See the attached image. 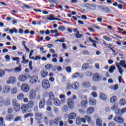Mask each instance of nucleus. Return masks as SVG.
Returning <instances> with one entry per match:
<instances>
[{
	"instance_id": "603ef678",
	"label": "nucleus",
	"mask_w": 126,
	"mask_h": 126,
	"mask_svg": "<svg viewBox=\"0 0 126 126\" xmlns=\"http://www.w3.org/2000/svg\"><path fill=\"white\" fill-rule=\"evenodd\" d=\"M34 114H37V113H39L38 111H39V108H38V106H35L34 107Z\"/></svg>"
},
{
	"instance_id": "ea45409f",
	"label": "nucleus",
	"mask_w": 126,
	"mask_h": 126,
	"mask_svg": "<svg viewBox=\"0 0 126 126\" xmlns=\"http://www.w3.org/2000/svg\"><path fill=\"white\" fill-rule=\"evenodd\" d=\"M71 89H72V84H71V85H70V84L67 83L66 84V90H71Z\"/></svg>"
},
{
	"instance_id": "cd10ccee",
	"label": "nucleus",
	"mask_w": 126,
	"mask_h": 126,
	"mask_svg": "<svg viewBox=\"0 0 126 126\" xmlns=\"http://www.w3.org/2000/svg\"><path fill=\"white\" fill-rule=\"evenodd\" d=\"M116 66L115 65H112L109 67V72L110 73H113L114 72V70H116Z\"/></svg>"
},
{
	"instance_id": "4468645a",
	"label": "nucleus",
	"mask_w": 126,
	"mask_h": 126,
	"mask_svg": "<svg viewBox=\"0 0 126 126\" xmlns=\"http://www.w3.org/2000/svg\"><path fill=\"white\" fill-rule=\"evenodd\" d=\"M36 97V91L31 90L30 92V99H35Z\"/></svg>"
},
{
	"instance_id": "6e6552de",
	"label": "nucleus",
	"mask_w": 126,
	"mask_h": 126,
	"mask_svg": "<svg viewBox=\"0 0 126 126\" xmlns=\"http://www.w3.org/2000/svg\"><path fill=\"white\" fill-rule=\"evenodd\" d=\"M46 105V100L45 98H42L39 103V109H45V106Z\"/></svg>"
},
{
	"instance_id": "a211bd4d",
	"label": "nucleus",
	"mask_w": 126,
	"mask_h": 126,
	"mask_svg": "<svg viewBox=\"0 0 126 126\" xmlns=\"http://www.w3.org/2000/svg\"><path fill=\"white\" fill-rule=\"evenodd\" d=\"M95 109L94 107H89L87 110V114H88V115H92Z\"/></svg>"
},
{
	"instance_id": "13d9d810",
	"label": "nucleus",
	"mask_w": 126,
	"mask_h": 126,
	"mask_svg": "<svg viewBox=\"0 0 126 126\" xmlns=\"http://www.w3.org/2000/svg\"><path fill=\"white\" fill-rule=\"evenodd\" d=\"M17 93V89H16V88H14L11 90L12 94H16Z\"/></svg>"
},
{
	"instance_id": "f03ea898",
	"label": "nucleus",
	"mask_w": 126,
	"mask_h": 126,
	"mask_svg": "<svg viewBox=\"0 0 126 126\" xmlns=\"http://www.w3.org/2000/svg\"><path fill=\"white\" fill-rule=\"evenodd\" d=\"M76 98H77V96H76L75 95H73L72 98H70L67 100L68 106L70 109H71V110H73V108H74V100H75Z\"/></svg>"
},
{
	"instance_id": "0e129e2a",
	"label": "nucleus",
	"mask_w": 126,
	"mask_h": 126,
	"mask_svg": "<svg viewBox=\"0 0 126 126\" xmlns=\"http://www.w3.org/2000/svg\"><path fill=\"white\" fill-rule=\"evenodd\" d=\"M74 35L76 37V38H77V39L82 37V34L80 33L79 34H74Z\"/></svg>"
},
{
	"instance_id": "412c9836",
	"label": "nucleus",
	"mask_w": 126,
	"mask_h": 126,
	"mask_svg": "<svg viewBox=\"0 0 126 126\" xmlns=\"http://www.w3.org/2000/svg\"><path fill=\"white\" fill-rule=\"evenodd\" d=\"M96 125L97 126H103V121L100 118H98L96 120Z\"/></svg>"
},
{
	"instance_id": "20e7f679",
	"label": "nucleus",
	"mask_w": 126,
	"mask_h": 126,
	"mask_svg": "<svg viewBox=\"0 0 126 126\" xmlns=\"http://www.w3.org/2000/svg\"><path fill=\"white\" fill-rule=\"evenodd\" d=\"M61 120H62V118L57 117L54 120H51L49 123V125L50 126H53V125H56V126H58Z\"/></svg>"
},
{
	"instance_id": "ddd939ff",
	"label": "nucleus",
	"mask_w": 126,
	"mask_h": 126,
	"mask_svg": "<svg viewBox=\"0 0 126 126\" xmlns=\"http://www.w3.org/2000/svg\"><path fill=\"white\" fill-rule=\"evenodd\" d=\"M101 79V76L98 73L93 75V80L94 81H99Z\"/></svg>"
},
{
	"instance_id": "9b49d317",
	"label": "nucleus",
	"mask_w": 126,
	"mask_h": 126,
	"mask_svg": "<svg viewBox=\"0 0 126 126\" xmlns=\"http://www.w3.org/2000/svg\"><path fill=\"white\" fill-rule=\"evenodd\" d=\"M84 76L82 73L76 72L72 75V78H83Z\"/></svg>"
},
{
	"instance_id": "f704fd0d",
	"label": "nucleus",
	"mask_w": 126,
	"mask_h": 126,
	"mask_svg": "<svg viewBox=\"0 0 126 126\" xmlns=\"http://www.w3.org/2000/svg\"><path fill=\"white\" fill-rule=\"evenodd\" d=\"M17 99L18 100H23L24 99V94L23 93H20L17 95Z\"/></svg>"
},
{
	"instance_id": "a878e982",
	"label": "nucleus",
	"mask_w": 126,
	"mask_h": 126,
	"mask_svg": "<svg viewBox=\"0 0 126 126\" xmlns=\"http://www.w3.org/2000/svg\"><path fill=\"white\" fill-rule=\"evenodd\" d=\"M10 87L9 86L6 85L3 87V90L5 93H8L10 91Z\"/></svg>"
},
{
	"instance_id": "9d476101",
	"label": "nucleus",
	"mask_w": 126,
	"mask_h": 126,
	"mask_svg": "<svg viewBox=\"0 0 126 126\" xmlns=\"http://www.w3.org/2000/svg\"><path fill=\"white\" fill-rule=\"evenodd\" d=\"M21 110L22 112V113H23V114H25L27 112H28V106L27 105V104H22L21 107Z\"/></svg>"
},
{
	"instance_id": "6ab92c4d",
	"label": "nucleus",
	"mask_w": 126,
	"mask_h": 126,
	"mask_svg": "<svg viewBox=\"0 0 126 126\" xmlns=\"http://www.w3.org/2000/svg\"><path fill=\"white\" fill-rule=\"evenodd\" d=\"M75 118H76V114L74 112L70 113L68 116V120H74Z\"/></svg>"
},
{
	"instance_id": "aec40b11",
	"label": "nucleus",
	"mask_w": 126,
	"mask_h": 126,
	"mask_svg": "<svg viewBox=\"0 0 126 126\" xmlns=\"http://www.w3.org/2000/svg\"><path fill=\"white\" fill-rule=\"evenodd\" d=\"M88 105V101L87 100H83L81 102V106L82 108H86Z\"/></svg>"
},
{
	"instance_id": "2eb2a0df",
	"label": "nucleus",
	"mask_w": 126,
	"mask_h": 126,
	"mask_svg": "<svg viewBox=\"0 0 126 126\" xmlns=\"http://www.w3.org/2000/svg\"><path fill=\"white\" fill-rule=\"evenodd\" d=\"M40 74L42 78H45V77H47V76H48L49 73H48V71L47 70L43 69L41 71Z\"/></svg>"
},
{
	"instance_id": "a18cd8bd",
	"label": "nucleus",
	"mask_w": 126,
	"mask_h": 126,
	"mask_svg": "<svg viewBox=\"0 0 126 126\" xmlns=\"http://www.w3.org/2000/svg\"><path fill=\"white\" fill-rule=\"evenodd\" d=\"M5 75V72H4V70L0 69V77H3Z\"/></svg>"
},
{
	"instance_id": "72a5a7b5",
	"label": "nucleus",
	"mask_w": 126,
	"mask_h": 126,
	"mask_svg": "<svg viewBox=\"0 0 126 126\" xmlns=\"http://www.w3.org/2000/svg\"><path fill=\"white\" fill-rule=\"evenodd\" d=\"M9 83H15V81H16V78L14 77H10L9 78Z\"/></svg>"
},
{
	"instance_id": "8fccbe9b",
	"label": "nucleus",
	"mask_w": 126,
	"mask_h": 126,
	"mask_svg": "<svg viewBox=\"0 0 126 126\" xmlns=\"http://www.w3.org/2000/svg\"><path fill=\"white\" fill-rule=\"evenodd\" d=\"M55 17H54V15H50L49 17H47L48 20H50V21H52L53 20H55Z\"/></svg>"
},
{
	"instance_id": "69168bd1",
	"label": "nucleus",
	"mask_w": 126,
	"mask_h": 126,
	"mask_svg": "<svg viewBox=\"0 0 126 126\" xmlns=\"http://www.w3.org/2000/svg\"><path fill=\"white\" fill-rule=\"evenodd\" d=\"M29 66L31 69V70H32L33 69V67H32V61H30L29 63Z\"/></svg>"
},
{
	"instance_id": "864d4df0",
	"label": "nucleus",
	"mask_w": 126,
	"mask_h": 126,
	"mask_svg": "<svg viewBox=\"0 0 126 126\" xmlns=\"http://www.w3.org/2000/svg\"><path fill=\"white\" fill-rule=\"evenodd\" d=\"M88 65V63H84L83 64V66H82V68L84 70H86V69H87V66Z\"/></svg>"
},
{
	"instance_id": "f3484780",
	"label": "nucleus",
	"mask_w": 126,
	"mask_h": 126,
	"mask_svg": "<svg viewBox=\"0 0 126 126\" xmlns=\"http://www.w3.org/2000/svg\"><path fill=\"white\" fill-rule=\"evenodd\" d=\"M72 89H74L75 90H77L78 88H79V83L77 82H75L72 83Z\"/></svg>"
},
{
	"instance_id": "2f4dec72",
	"label": "nucleus",
	"mask_w": 126,
	"mask_h": 126,
	"mask_svg": "<svg viewBox=\"0 0 126 126\" xmlns=\"http://www.w3.org/2000/svg\"><path fill=\"white\" fill-rule=\"evenodd\" d=\"M111 110L115 111H117L119 108H118V104L117 103H114L111 108Z\"/></svg>"
},
{
	"instance_id": "4c0bfd02",
	"label": "nucleus",
	"mask_w": 126,
	"mask_h": 126,
	"mask_svg": "<svg viewBox=\"0 0 126 126\" xmlns=\"http://www.w3.org/2000/svg\"><path fill=\"white\" fill-rule=\"evenodd\" d=\"M76 123L78 126L81 125V118H80V117H77L76 119Z\"/></svg>"
},
{
	"instance_id": "c9c22d12",
	"label": "nucleus",
	"mask_w": 126,
	"mask_h": 126,
	"mask_svg": "<svg viewBox=\"0 0 126 126\" xmlns=\"http://www.w3.org/2000/svg\"><path fill=\"white\" fill-rule=\"evenodd\" d=\"M60 98L61 99L62 103H64L65 102V96L63 94H61Z\"/></svg>"
},
{
	"instance_id": "338daca9",
	"label": "nucleus",
	"mask_w": 126,
	"mask_h": 126,
	"mask_svg": "<svg viewBox=\"0 0 126 126\" xmlns=\"http://www.w3.org/2000/svg\"><path fill=\"white\" fill-rule=\"evenodd\" d=\"M12 60L13 61H17V63H19V57H15V58H12Z\"/></svg>"
},
{
	"instance_id": "de8ad7c7",
	"label": "nucleus",
	"mask_w": 126,
	"mask_h": 126,
	"mask_svg": "<svg viewBox=\"0 0 126 126\" xmlns=\"http://www.w3.org/2000/svg\"><path fill=\"white\" fill-rule=\"evenodd\" d=\"M33 115L32 113H28L27 114H25L24 115V118L25 119H28V118H29V117H33Z\"/></svg>"
},
{
	"instance_id": "052dcab7",
	"label": "nucleus",
	"mask_w": 126,
	"mask_h": 126,
	"mask_svg": "<svg viewBox=\"0 0 126 126\" xmlns=\"http://www.w3.org/2000/svg\"><path fill=\"white\" fill-rule=\"evenodd\" d=\"M82 54H83V55H90V53L87 50L83 51Z\"/></svg>"
},
{
	"instance_id": "4d7b16f0",
	"label": "nucleus",
	"mask_w": 126,
	"mask_h": 126,
	"mask_svg": "<svg viewBox=\"0 0 126 126\" xmlns=\"http://www.w3.org/2000/svg\"><path fill=\"white\" fill-rule=\"evenodd\" d=\"M89 103L91 105H95V104H96V101L92 100V99H90L89 100Z\"/></svg>"
},
{
	"instance_id": "dca6fc26",
	"label": "nucleus",
	"mask_w": 126,
	"mask_h": 126,
	"mask_svg": "<svg viewBox=\"0 0 126 126\" xmlns=\"http://www.w3.org/2000/svg\"><path fill=\"white\" fill-rule=\"evenodd\" d=\"M35 119L37 121H41L43 118V113L37 112V113L35 114Z\"/></svg>"
},
{
	"instance_id": "1a4fd4ad",
	"label": "nucleus",
	"mask_w": 126,
	"mask_h": 126,
	"mask_svg": "<svg viewBox=\"0 0 126 126\" xmlns=\"http://www.w3.org/2000/svg\"><path fill=\"white\" fill-rule=\"evenodd\" d=\"M114 121L118 124H123L124 123V118L121 116H116L114 118Z\"/></svg>"
},
{
	"instance_id": "6e6d98bb",
	"label": "nucleus",
	"mask_w": 126,
	"mask_h": 126,
	"mask_svg": "<svg viewBox=\"0 0 126 126\" xmlns=\"http://www.w3.org/2000/svg\"><path fill=\"white\" fill-rule=\"evenodd\" d=\"M65 70L67 72H68L69 73L70 72H71V67L70 66H67V67H66Z\"/></svg>"
},
{
	"instance_id": "a19ab883",
	"label": "nucleus",
	"mask_w": 126,
	"mask_h": 126,
	"mask_svg": "<svg viewBox=\"0 0 126 126\" xmlns=\"http://www.w3.org/2000/svg\"><path fill=\"white\" fill-rule=\"evenodd\" d=\"M110 102L111 103H115L117 102V97L116 96H113L110 98Z\"/></svg>"
},
{
	"instance_id": "39448f33",
	"label": "nucleus",
	"mask_w": 126,
	"mask_h": 126,
	"mask_svg": "<svg viewBox=\"0 0 126 126\" xmlns=\"http://www.w3.org/2000/svg\"><path fill=\"white\" fill-rule=\"evenodd\" d=\"M21 90L25 93L29 92L30 87L27 84H23L21 87Z\"/></svg>"
},
{
	"instance_id": "b1692460",
	"label": "nucleus",
	"mask_w": 126,
	"mask_h": 126,
	"mask_svg": "<svg viewBox=\"0 0 126 126\" xmlns=\"http://www.w3.org/2000/svg\"><path fill=\"white\" fill-rule=\"evenodd\" d=\"M99 98L102 101H106L107 100V95H106L105 94L101 93L99 94Z\"/></svg>"
},
{
	"instance_id": "4be33fe9",
	"label": "nucleus",
	"mask_w": 126,
	"mask_h": 126,
	"mask_svg": "<svg viewBox=\"0 0 126 126\" xmlns=\"http://www.w3.org/2000/svg\"><path fill=\"white\" fill-rule=\"evenodd\" d=\"M13 115L8 114L6 116L5 120L6 121H8L9 122H10L11 121H12V120H13Z\"/></svg>"
},
{
	"instance_id": "c756f323",
	"label": "nucleus",
	"mask_w": 126,
	"mask_h": 126,
	"mask_svg": "<svg viewBox=\"0 0 126 126\" xmlns=\"http://www.w3.org/2000/svg\"><path fill=\"white\" fill-rule=\"evenodd\" d=\"M50 100H54L55 98V95H54V93L52 92H50L48 94Z\"/></svg>"
},
{
	"instance_id": "473e14b6",
	"label": "nucleus",
	"mask_w": 126,
	"mask_h": 126,
	"mask_svg": "<svg viewBox=\"0 0 126 126\" xmlns=\"http://www.w3.org/2000/svg\"><path fill=\"white\" fill-rule=\"evenodd\" d=\"M82 85L85 88H88V87H90V83L89 82H86L83 83Z\"/></svg>"
},
{
	"instance_id": "0eeeda50",
	"label": "nucleus",
	"mask_w": 126,
	"mask_h": 126,
	"mask_svg": "<svg viewBox=\"0 0 126 126\" xmlns=\"http://www.w3.org/2000/svg\"><path fill=\"white\" fill-rule=\"evenodd\" d=\"M29 77H30V75L29 74L21 75L19 77V80L22 82H23L25 81V80H27V79Z\"/></svg>"
},
{
	"instance_id": "58836bf2",
	"label": "nucleus",
	"mask_w": 126,
	"mask_h": 126,
	"mask_svg": "<svg viewBox=\"0 0 126 126\" xmlns=\"http://www.w3.org/2000/svg\"><path fill=\"white\" fill-rule=\"evenodd\" d=\"M85 120H86V121H87L88 123H91V122L92 121V120L91 119V117H90V116L89 115H86L85 117Z\"/></svg>"
},
{
	"instance_id": "09e8293b",
	"label": "nucleus",
	"mask_w": 126,
	"mask_h": 126,
	"mask_svg": "<svg viewBox=\"0 0 126 126\" xmlns=\"http://www.w3.org/2000/svg\"><path fill=\"white\" fill-rule=\"evenodd\" d=\"M103 38L105 40V41H108V42H110V41H112V38L107 36L106 35H104L103 36Z\"/></svg>"
},
{
	"instance_id": "37998d69",
	"label": "nucleus",
	"mask_w": 126,
	"mask_h": 126,
	"mask_svg": "<svg viewBox=\"0 0 126 126\" xmlns=\"http://www.w3.org/2000/svg\"><path fill=\"white\" fill-rule=\"evenodd\" d=\"M52 67H53V65L52 64H47L45 66V68L47 69V70H50Z\"/></svg>"
},
{
	"instance_id": "423d86ee",
	"label": "nucleus",
	"mask_w": 126,
	"mask_h": 126,
	"mask_svg": "<svg viewBox=\"0 0 126 126\" xmlns=\"http://www.w3.org/2000/svg\"><path fill=\"white\" fill-rule=\"evenodd\" d=\"M42 86L44 89H49V88H50V83H49V80L44 79L42 82Z\"/></svg>"
},
{
	"instance_id": "e2e57ef3",
	"label": "nucleus",
	"mask_w": 126,
	"mask_h": 126,
	"mask_svg": "<svg viewBox=\"0 0 126 126\" xmlns=\"http://www.w3.org/2000/svg\"><path fill=\"white\" fill-rule=\"evenodd\" d=\"M3 105V98L0 96V107H1Z\"/></svg>"
},
{
	"instance_id": "7ed1b4c3",
	"label": "nucleus",
	"mask_w": 126,
	"mask_h": 126,
	"mask_svg": "<svg viewBox=\"0 0 126 126\" xmlns=\"http://www.w3.org/2000/svg\"><path fill=\"white\" fill-rule=\"evenodd\" d=\"M13 107L14 111L16 112H19L20 111V104L16 99H13L12 101Z\"/></svg>"
},
{
	"instance_id": "5fc2aeb1",
	"label": "nucleus",
	"mask_w": 126,
	"mask_h": 126,
	"mask_svg": "<svg viewBox=\"0 0 126 126\" xmlns=\"http://www.w3.org/2000/svg\"><path fill=\"white\" fill-rule=\"evenodd\" d=\"M50 33L51 34H54V33H55L56 34V33H59V31H58V30H57V29H55L54 30H51L50 31Z\"/></svg>"
},
{
	"instance_id": "c85d7f7f",
	"label": "nucleus",
	"mask_w": 126,
	"mask_h": 126,
	"mask_svg": "<svg viewBox=\"0 0 126 126\" xmlns=\"http://www.w3.org/2000/svg\"><path fill=\"white\" fill-rule=\"evenodd\" d=\"M27 106H28V108H29V109H32V108H33V106H34V102L32 101H30L28 103Z\"/></svg>"
},
{
	"instance_id": "bf43d9fd",
	"label": "nucleus",
	"mask_w": 126,
	"mask_h": 126,
	"mask_svg": "<svg viewBox=\"0 0 126 126\" xmlns=\"http://www.w3.org/2000/svg\"><path fill=\"white\" fill-rule=\"evenodd\" d=\"M85 74H86V76H88V77L92 76V73H91L88 71H86Z\"/></svg>"
},
{
	"instance_id": "7c9ffc66",
	"label": "nucleus",
	"mask_w": 126,
	"mask_h": 126,
	"mask_svg": "<svg viewBox=\"0 0 126 126\" xmlns=\"http://www.w3.org/2000/svg\"><path fill=\"white\" fill-rule=\"evenodd\" d=\"M53 100L54 104L56 106H60L61 105V101H60V100H59L58 98H55Z\"/></svg>"
},
{
	"instance_id": "f257e3e1",
	"label": "nucleus",
	"mask_w": 126,
	"mask_h": 126,
	"mask_svg": "<svg viewBox=\"0 0 126 126\" xmlns=\"http://www.w3.org/2000/svg\"><path fill=\"white\" fill-rule=\"evenodd\" d=\"M126 61L124 60H121L120 61V63L115 62V64L119 70V72H120V74H123V72H124V70L122 69V67L120 66V65L123 67H124V68H126Z\"/></svg>"
},
{
	"instance_id": "c03bdc74",
	"label": "nucleus",
	"mask_w": 126,
	"mask_h": 126,
	"mask_svg": "<svg viewBox=\"0 0 126 126\" xmlns=\"http://www.w3.org/2000/svg\"><path fill=\"white\" fill-rule=\"evenodd\" d=\"M89 6L90 7V8L92 10H95L96 9V5L93 4H89Z\"/></svg>"
},
{
	"instance_id": "f8f14e48",
	"label": "nucleus",
	"mask_w": 126,
	"mask_h": 126,
	"mask_svg": "<svg viewBox=\"0 0 126 126\" xmlns=\"http://www.w3.org/2000/svg\"><path fill=\"white\" fill-rule=\"evenodd\" d=\"M38 81V77L35 76L32 77L30 80V83L31 84H35Z\"/></svg>"
},
{
	"instance_id": "5701e85b",
	"label": "nucleus",
	"mask_w": 126,
	"mask_h": 126,
	"mask_svg": "<svg viewBox=\"0 0 126 126\" xmlns=\"http://www.w3.org/2000/svg\"><path fill=\"white\" fill-rule=\"evenodd\" d=\"M22 69V66H21V64H19V67H16L14 70V72H15L16 73H17L18 72H20Z\"/></svg>"
},
{
	"instance_id": "79ce46f5",
	"label": "nucleus",
	"mask_w": 126,
	"mask_h": 126,
	"mask_svg": "<svg viewBox=\"0 0 126 126\" xmlns=\"http://www.w3.org/2000/svg\"><path fill=\"white\" fill-rule=\"evenodd\" d=\"M120 105H121V106H124V105H126V99L122 98L120 100Z\"/></svg>"
},
{
	"instance_id": "49530a36",
	"label": "nucleus",
	"mask_w": 126,
	"mask_h": 126,
	"mask_svg": "<svg viewBox=\"0 0 126 126\" xmlns=\"http://www.w3.org/2000/svg\"><path fill=\"white\" fill-rule=\"evenodd\" d=\"M5 106H9L10 105V99L9 98H7L4 102Z\"/></svg>"
},
{
	"instance_id": "680f3d73",
	"label": "nucleus",
	"mask_w": 126,
	"mask_h": 126,
	"mask_svg": "<svg viewBox=\"0 0 126 126\" xmlns=\"http://www.w3.org/2000/svg\"><path fill=\"white\" fill-rule=\"evenodd\" d=\"M21 120V117L17 116L14 120V122H18V121H20Z\"/></svg>"
},
{
	"instance_id": "393cba45",
	"label": "nucleus",
	"mask_w": 126,
	"mask_h": 126,
	"mask_svg": "<svg viewBox=\"0 0 126 126\" xmlns=\"http://www.w3.org/2000/svg\"><path fill=\"white\" fill-rule=\"evenodd\" d=\"M101 9H102L103 12H106V13H110L111 12V9L108 7L102 6Z\"/></svg>"
},
{
	"instance_id": "3c124183",
	"label": "nucleus",
	"mask_w": 126,
	"mask_h": 126,
	"mask_svg": "<svg viewBox=\"0 0 126 126\" xmlns=\"http://www.w3.org/2000/svg\"><path fill=\"white\" fill-rule=\"evenodd\" d=\"M58 29L60 30V31H62V32H63V31H65V28L63 26H60Z\"/></svg>"
},
{
	"instance_id": "774afa93",
	"label": "nucleus",
	"mask_w": 126,
	"mask_h": 126,
	"mask_svg": "<svg viewBox=\"0 0 126 126\" xmlns=\"http://www.w3.org/2000/svg\"><path fill=\"white\" fill-rule=\"evenodd\" d=\"M63 112H67V111H68V108H67V107L64 106L63 107Z\"/></svg>"
},
{
	"instance_id": "bb28decb",
	"label": "nucleus",
	"mask_w": 126,
	"mask_h": 126,
	"mask_svg": "<svg viewBox=\"0 0 126 126\" xmlns=\"http://www.w3.org/2000/svg\"><path fill=\"white\" fill-rule=\"evenodd\" d=\"M9 32L11 34H13V33L18 34V30L15 28H13L12 29L9 30Z\"/></svg>"
},
{
	"instance_id": "e433bc0d",
	"label": "nucleus",
	"mask_w": 126,
	"mask_h": 126,
	"mask_svg": "<svg viewBox=\"0 0 126 126\" xmlns=\"http://www.w3.org/2000/svg\"><path fill=\"white\" fill-rule=\"evenodd\" d=\"M115 113L117 116H122L123 115V113L122 112V110H120L119 108L115 111Z\"/></svg>"
}]
</instances>
